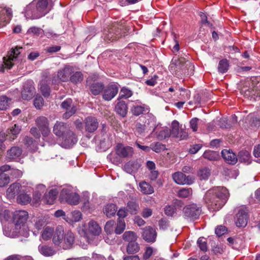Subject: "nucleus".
Returning a JSON list of instances; mask_svg holds the SVG:
<instances>
[{
    "label": "nucleus",
    "mask_w": 260,
    "mask_h": 260,
    "mask_svg": "<svg viewBox=\"0 0 260 260\" xmlns=\"http://www.w3.org/2000/svg\"><path fill=\"white\" fill-rule=\"evenodd\" d=\"M223 159L229 164L234 165L238 160L236 154L230 150L224 149L221 151Z\"/></svg>",
    "instance_id": "obj_27"
},
{
    "label": "nucleus",
    "mask_w": 260,
    "mask_h": 260,
    "mask_svg": "<svg viewBox=\"0 0 260 260\" xmlns=\"http://www.w3.org/2000/svg\"><path fill=\"white\" fill-rule=\"evenodd\" d=\"M73 73V67L70 66H66L62 69L58 71V78L61 81H67Z\"/></svg>",
    "instance_id": "obj_26"
},
{
    "label": "nucleus",
    "mask_w": 260,
    "mask_h": 260,
    "mask_svg": "<svg viewBox=\"0 0 260 260\" xmlns=\"http://www.w3.org/2000/svg\"><path fill=\"white\" fill-rule=\"evenodd\" d=\"M211 175V170L207 167L201 168L198 172V175L201 180H207Z\"/></svg>",
    "instance_id": "obj_44"
},
{
    "label": "nucleus",
    "mask_w": 260,
    "mask_h": 260,
    "mask_svg": "<svg viewBox=\"0 0 260 260\" xmlns=\"http://www.w3.org/2000/svg\"><path fill=\"white\" fill-rule=\"evenodd\" d=\"M116 152L120 157H129L133 156L134 150L132 147L124 146L122 144H118L116 146Z\"/></svg>",
    "instance_id": "obj_16"
},
{
    "label": "nucleus",
    "mask_w": 260,
    "mask_h": 260,
    "mask_svg": "<svg viewBox=\"0 0 260 260\" xmlns=\"http://www.w3.org/2000/svg\"><path fill=\"white\" fill-rule=\"evenodd\" d=\"M40 89L42 94L47 97L50 95V89L48 85L45 81H42L40 83Z\"/></svg>",
    "instance_id": "obj_55"
},
{
    "label": "nucleus",
    "mask_w": 260,
    "mask_h": 260,
    "mask_svg": "<svg viewBox=\"0 0 260 260\" xmlns=\"http://www.w3.org/2000/svg\"><path fill=\"white\" fill-rule=\"evenodd\" d=\"M127 210L131 214H136L139 210V206L134 201H129L127 204Z\"/></svg>",
    "instance_id": "obj_47"
},
{
    "label": "nucleus",
    "mask_w": 260,
    "mask_h": 260,
    "mask_svg": "<svg viewBox=\"0 0 260 260\" xmlns=\"http://www.w3.org/2000/svg\"><path fill=\"white\" fill-rule=\"evenodd\" d=\"M229 193L224 187L217 186L209 189L204 196L208 208L213 211L221 209L226 202Z\"/></svg>",
    "instance_id": "obj_1"
},
{
    "label": "nucleus",
    "mask_w": 260,
    "mask_h": 260,
    "mask_svg": "<svg viewBox=\"0 0 260 260\" xmlns=\"http://www.w3.org/2000/svg\"><path fill=\"white\" fill-rule=\"evenodd\" d=\"M58 193V191L56 188L51 189L47 193H45L43 199L44 202L48 205H52Z\"/></svg>",
    "instance_id": "obj_31"
},
{
    "label": "nucleus",
    "mask_w": 260,
    "mask_h": 260,
    "mask_svg": "<svg viewBox=\"0 0 260 260\" xmlns=\"http://www.w3.org/2000/svg\"><path fill=\"white\" fill-rule=\"evenodd\" d=\"M39 252L46 257L52 256L56 253V251L50 246L40 244L38 246Z\"/></svg>",
    "instance_id": "obj_33"
},
{
    "label": "nucleus",
    "mask_w": 260,
    "mask_h": 260,
    "mask_svg": "<svg viewBox=\"0 0 260 260\" xmlns=\"http://www.w3.org/2000/svg\"><path fill=\"white\" fill-rule=\"evenodd\" d=\"M11 167L8 165L0 167V187H4L10 182V177L5 172L10 170Z\"/></svg>",
    "instance_id": "obj_20"
},
{
    "label": "nucleus",
    "mask_w": 260,
    "mask_h": 260,
    "mask_svg": "<svg viewBox=\"0 0 260 260\" xmlns=\"http://www.w3.org/2000/svg\"><path fill=\"white\" fill-rule=\"evenodd\" d=\"M62 138V141L60 145L65 148H70L77 142L76 135L71 131L69 132Z\"/></svg>",
    "instance_id": "obj_15"
},
{
    "label": "nucleus",
    "mask_w": 260,
    "mask_h": 260,
    "mask_svg": "<svg viewBox=\"0 0 260 260\" xmlns=\"http://www.w3.org/2000/svg\"><path fill=\"white\" fill-rule=\"evenodd\" d=\"M60 199L64 200L67 203L72 205H76L80 202V197L73 191L71 187L63 188L60 193Z\"/></svg>",
    "instance_id": "obj_4"
},
{
    "label": "nucleus",
    "mask_w": 260,
    "mask_h": 260,
    "mask_svg": "<svg viewBox=\"0 0 260 260\" xmlns=\"http://www.w3.org/2000/svg\"><path fill=\"white\" fill-rule=\"evenodd\" d=\"M36 123L44 137H47L50 133L49 121L45 116H40L36 119Z\"/></svg>",
    "instance_id": "obj_11"
},
{
    "label": "nucleus",
    "mask_w": 260,
    "mask_h": 260,
    "mask_svg": "<svg viewBox=\"0 0 260 260\" xmlns=\"http://www.w3.org/2000/svg\"><path fill=\"white\" fill-rule=\"evenodd\" d=\"M197 245L200 249L203 252L208 250L207 241L204 237H200L197 240Z\"/></svg>",
    "instance_id": "obj_54"
},
{
    "label": "nucleus",
    "mask_w": 260,
    "mask_h": 260,
    "mask_svg": "<svg viewBox=\"0 0 260 260\" xmlns=\"http://www.w3.org/2000/svg\"><path fill=\"white\" fill-rule=\"evenodd\" d=\"M22 153V149L17 146L12 147L7 152L6 159L11 161L19 157Z\"/></svg>",
    "instance_id": "obj_28"
},
{
    "label": "nucleus",
    "mask_w": 260,
    "mask_h": 260,
    "mask_svg": "<svg viewBox=\"0 0 260 260\" xmlns=\"http://www.w3.org/2000/svg\"><path fill=\"white\" fill-rule=\"evenodd\" d=\"M248 210L246 207L242 206L239 207L235 218V222L237 226H246L248 219Z\"/></svg>",
    "instance_id": "obj_6"
},
{
    "label": "nucleus",
    "mask_w": 260,
    "mask_h": 260,
    "mask_svg": "<svg viewBox=\"0 0 260 260\" xmlns=\"http://www.w3.org/2000/svg\"><path fill=\"white\" fill-rule=\"evenodd\" d=\"M14 231L16 237L20 238L21 241L23 240V238H26L29 236V230L26 223L15 224Z\"/></svg>",
    "instance_id": "obj_17"
},
{
    "label": "nucleus",
    "mask_w": 260,
    "mask_h": 260,
    "mask_svg": "<svg viewBox=\"0 0 260 260\" xmlns=\"http://www.w3.org/2000/svg\"><path fill=\"white\" fill-rule=\"evenodd\" d=\"M174 181L179 185H190L193 183V180L190 176H186L182 172H178L174 173L172 176Z\"/></svg>",
    "instance_id": "obj_13"
},
{
    "label": "nucleus",
    "mask_w": 260,
    "mask_h": 260,
    "mask_svg": "<svg viewBox=\"0 0 260 260\" xmlns=\"http://www.w3.org/2000/svg\"><path fill=\"white\" fill-rule=\"evenodd\" d=\"M63 230L61 226H57L52 236V241L56 246L61 247L63 239Z\"/></svg>",
    "instance_id": "obj_25"
},
{
    "label": "nucleus",
    "mask_w": 260,
    "mask_h": 260,
    "mask_svg": "<svg viewBox=\"0 0 260 260\" xmlns=\"http://www.w3.org/2000/svg\"><path fill=\"white\" fill-rule=\"evenodd\" d=\"M192 190L191 188L186 187L182 188L179 189L177 192L179 197L182 198H187L192 195Z\"/></svg>",
    "instance_id": "obj_49"
},
{
    "label": "nucleus",
    "mask_w": 260,
    "mask_h": 260,
    "mask_svg": "<svg viewBox=\"0 0 260 260\" xmlns=\"http://www.w3.org/2000/svg\"><path fill=\"white\" fill-rule=\"evenodd\" d=\"M146 120L145 123L147 126H156V117L151 113H148L145 117Z\"/></svg>",
    "instance_id": "obj_58"
},
{
    "label": "nucleus",
    "mask_w": 260,
    "mask_h": 260,
    "mask_svg": "<svg viewBox=\"0 0 260 260\" xmlns=\"http://www.w3.org/2000/svg\"><path fill=\"white\" fill-rule=\"evenodd\" d=\"M141 191L145 194H151L154 192V188L149 183L145 181L139 184Z\"/></svg>",
    "instance_id": "obj_38"
},
{
    "label": "nucleus",
    "mask_w": 260,
    "mask_h": 260,
    "mask_svg": "<svg viewBox=\"0 0 260 260\" xmlns=\"http://www.w3.org/2000/svg\"><path fill=\"white\" fill-rule=\"evenodd\" d=\"M227 232V229L225 226L220 225L216 228L215 233L218 237H220L225 234Z\"/></svg>",
    "instance_id": "obj_64"
},
{
    "label": "nucleus",
    "mask_w": 260,
    "mask_h": 260,
    "mask_svg": "<svg viewBox=\"0 0 260 260\" xmlns=\"http://www.w3.org/2000/svg\"><path fill=\"white\" fill-rule=\"evenodd\" d=\"M140 167V164L137 160H131L126 163L124 167V170L127 173L135 174Z\"/></svg>",
    "instance_id": "obj_30"
},
{
    "label": "nucleus",
    "mask_w": 260,
    "mask_h": 260,
    "mask_svg": "<svg viewBox=\"0 0 260 260\" xmlns=\"http://www.w3.org/2000/svg\"><path fill=\"white\" fill-rule=\"evenodd\" d=\"M238 159L241 162L249 164L251 162L250 153L247 150H241L239 152Z\"/></svg>",
    "instance_id": "obj_39"
},
{
    "label": "nucleus",
    "mask_w": 260,
    "mask_h": 260,
    "mask_svg": "<svg viewBox=\"0 0 260 260\" xmlns=\"http://www.w3.org/2000/svg\"><path fill=\"white\" fill-rule=\"evenodd\" d=\"M83 79V74L80 71L74 72L71 75L70 77V81L74 84L81 83Z\"/></svg>",
    "instance_id": "obj_46"
},
{
    "label": "nucleus",
    "mask_w": 260,
    "mask_h": 260,
    "mask_svg": "<svg viewBox=\"0 0 260 260\" xmlns=\"http://www.w3.org/2000/svg\"><path fill=\"white\" fill-rule=\"evenodd\" d=\"M50 11L48 0H34L24 8L23 13L26 19H39Z\"/></svg>",
    "instance_id": "obj_2"
},
{
    "label": "nucleus",
    "mask_w": 260,
    "mask_h": 260,
    "mask_svg": "<svg viewBox=\"0 0 260 260\" xmlns=\"http://www.w3.org/2000/svg\"><path fill=\"white\" fill-rule=\"evenodd\" d=\"M48 218L47 217H41L37 218L35 221L34 227L38 231L43 230L47 224H48Z\"/></svg>",
    "instance_id": "obj_36"
},
{
    "label": "nucleus",
    "mask_w": 260,
    "mask_h": 260,
    "mask_svg": "<svg viewBox=\"0 0 260 260\" xmlns=\"http://www.w3.org/2000/svg\"><path fill=\"white\" fill-rule=\"evenodd\" d=\"M125 229V223L123 219H119L115 230L116 234H121Z\"/></svg>",
    "instance_id": "obj_57"
},
{
    "label": "nucleus",
    "mask_w": 260,
    "mask_h": 260,
    "mask_svg": "<svg viewBox=\"0 0 260 260\" xmlns=\"http://www.w3.org/2000/svg\"><path fill=\"white\" fill-rule=\"evenodd\" d=\"M26 190L23 188L21 189L17 197V202L21 205H26L31 201V198L29 194L26 193Z\"/></svg>",
    "instance_id": "obj_32"
},
{
    "label": "nucleus",
    "mask_w": 260,
    "mask_h": 260,
    "mask_svg": "<svg viewBox=\"0 0 260 260\" xmlns=\"http://www.w3.org/2000/svg\"><path fill=\"white\" fill-rule=\"evenodd\" d=\"M203 157L209 160H215L218 157V154L215 151L208 150L204 152Z\"/></svg>",
    "instance_id": "obj_51"
},
{
    "label": "nucleus",
    "mask_w": 260,
    "mask_h": 260,
    "mask_svg": "<svg viewBox=\"0 0 260 260\" xmlns=\"http://www.w3.org/2000/svg\"><path fill=\"white\" fill-rule=\"evenodd\" d=\"M153 132L156 138L160 141L170 137V132L167 127H159L158 125H157L154 128Z\"/></svg>",
    "instance_id": "obj_22"
},
{
    "label": "nucleus",
    "mask_w": 260,
    "mask_h": 260,
    "mask_svg": "<svg viewBox=\"0 0 260 260\" xmlns=\"http://www.w3.org/2000/svg\"><path fill=\"white\" fill-rule=\"evenodd\" d=\"M133 95L132 91L127 88L123 87L120 91V93L117 99V101L120 100L122 99H128Z\"/></svg>",
    "instance_id": "obj_52"
},
{
    "label": "nucleus",
    "mask_w": 260,
    "mask_h": 260,
    "mask_svg": "<svg viewBox=\"0 0 260 260\" xmlns=\"http://www.w3.org/2000/svg\"><path fill=\"white\" fill-rule=\"evenodd\" d=\"M115 107V111L116 113L122 117H124L127 115V106L124 101H117Z\"/></svg>",
    "instance_id": "obj_29"
},
{
    "label": "nucleus",
    "mask_w": 260,
    "mask_h": 260,
    "mask_svg": "<svg viewBox=\"0 0 260 260\" xmlns=\"http://www.w3.org/2000/svg\"><path fill=\"white\" fill-rule=\"evenodd\" d=\"M54 232V228L49 226L45 227L41 232L40 240L46 241L50 240L52 238Z\"/></svg>",
    "instance_id": "obj_34"
},
{
    "label": "nucleus",
    "mask_w": 260,
    "mask_h": 260,
    "mask_svg": "<svg viewBox=\"0 0 260 260\" xmlns=\"http://www.w3.org/2000/svg\"><path fill=\"white\" fill-rule=\"evenodd\" d=\"M183 205L181 201H176L172 204L168 205L165 207V213L169 217L179 216L182 213Z\"/></svg>",
    "instance_id": "obj_5"
},
{
    "label": "nucleus",
    "mask_w": 260,
    "mask_h": 260,
    "mask_svg": "<svg viewBox=\"0 0 260 260\" xmlns=\"http://www.w3.org/2000/svg\"><path fill=\"white\" fill-rule=\"evenodd\" d=\"M46 191V186L43 184L36 186L35 191L33 194V199L36 201H39L42 194Z\"/></svg>",
    "instance_id": "obj_42"
},
{
    "label": "nucleus",
    "mask_w": 260,
    "mask_h": 260,
    "mask_svg": "<svg viewBox=\"0 0 260 260\" xmlns=\"http://www.w3.org/2000/svg\"><path fill=\"white\" fill-rule=\"evenodd\" d=\"M82 218V214L79 211H74L64 216V219L69 223L79 221Z\"/></svg>",
    "instance_id": "obj_35"
},
{
    "label": "nucleus",
    "mask_w": 260,
    "mask_h": 260,
    "mask_svg": "<svg viewBox=\"0 0 260 260\" xmlns=\"http://www.w3.org/2000/svg\"><path fill=\"white\" fill-rule=\"evenodd\" d=\"M145 109L144 106H134L131 108V111L134 115L139 116L143 113Z\"/></svg>",
    "instance_id": "obj_59"
},
{
    "label": "nucleus",
    "mask_w": 260,
    "mask_h": 260,
    "mask_svg": "<svg viewBox=\"0 0 260 260\" xmlns=\"http://www.w3.org/2000/svg\"><path fill=\"white\" fill-rule=\"evenodd\" d=\"M101 231L102 229L98 223L94 220H91L88 223L87 231L84 226L79 230V233L81 236L87 237V232L93 236H99Z\"/></svg>",
    "instance_id": "obj_9"
},
{
    "label": "nucleus",
    "mask_w": 260,
    "mask_h": 260,
    "mask_svg": "<svg viewBox=\"0 0 260 260\" xmlns=\"http://www.w3.org/2000/svg\"><path fill=\"white\" fill-rule=\"evenodd\" d=\"M139 244L136 241L128 243L126 246V252L129 254H135L140 250Z\"/></svg>",
    "instance_id": "obj_41"
},
{
    "label": "nucleus",
    "mask_w": 260,
    "mask_h": 260,
    "mask_svg": "<svg viewBox=\"0 0 260 260\" xmlns=\"http://www.w3.org/2000/svg\"><path fill=\"white\" fill-rule=\"evenodd\" d=\"M75 237L71 231H68L64 234L63 242L61 248L64 250L71 248L74 244Z\"/></svg>",
    "instance_id": "obj_21"
},
{
    "label": "nucleus",
    "mask_w": 260,
    "mask_h": 260,
    "mask_svg": "<svg viewBox=\"0 0 260 260\" xmlns=\"http://www.w3.org/2000/svg\"><path fill=\"white\" fill-rule=\"evenodd\" d=\"M104 85L102 83L96 82L92 83L90 90L91 92L95 95L99 94L104 89Z\"/></svg>",
    "instance_id": "obj_45"
},
{
    "label": "nucleus",
    "mask_w": 260,
    "mask_h": 260,
    "mask_svg": "<svg viewBox=\"0 0 260 260\" xmlns=\"http://www.w3.org/2000/svg\"><path fill=\"white\" fill-rule=\"evenodd\" d=\"M119 88L116 83L109 84L104 87L103 90V99L106 101H110L113 99L118 93Z\"/></svg>",
    "instance_id": "obj_10"
},
{
    "label": "nucleus",
    "mask_w": 260,
    "mask_h": 260,
    "mask_svg": "<svg viewBox=\"0 0 260 260\" xmlns=\"http://www.w3.org/2000/svg\"><path fill=\"white\" fill-rule=\"evenodd\" d=\"M44 100L43 98L40 95H37L34 99V106L35 107L40 109L43 105Z\"/></svg>",
    "instance_id": "obj_62"
},
{
    "label": "nucleus",
    "mask_w": 260,
    "mask_h": 260,
    "mask_svg": "<svg viewBox=\"0 0 260 260\" xmlns=\"http://www.w3.org/2000/svg\"><path fill=\"white\" fill-rule=\"evenodd\" d=\"M229 62L227 59L221 60L218 63V70L220 73L223 74L227 72L229 69Z\"/></svg>",
    "instance_id": "obj_53"
},
{
    "label": "nucleus",
    "mask_w": 260,
    "mask_h": 260,
    "mask_svg": "<svg viewBox=\"0 0 260 260\" xmlns=\"http://www.w3.org/2000/svg\"><path fill=\"white\" fill-rule=\"evenodd\" d=\"M17 222L16 224L26 223L25 221L28 218V213L25 211H19L15 214Z\"/></svg>",
    "instance_id": "obj_43"
},
{
    "label": "nucleus",
    "mask_w": 260,
    "mask_h": 260,
    "mask_svg": "<svg viewBox=\"0 0 260 260\" xmlns=\"http://www.w3.org/2000/svg\"><path fill=\"white\" fill-rule=\"evenodd\" d=\"M117 211V207L114 204L106 205L103 208L104 213L108 217H111L114 216Z\"/></svg>",
    "instance_id": "obj_40"
},
{
    "label": "nucleus",
    "mask_w": 260,
    "mask_h": 260,
    "mask_svg": "<svg viewBox=\"0 0 260 260\" xmlns=\"http://www.w3.org/2000/svg\"><path fill=\"white\" fill-rule=\"evenodd\" d=\"M170 136L178 139L179 140L186 139L188 138V132L186 129L180 128L178 121L173 120L171 124Z\"/></svg>",
    "instance_id": "obj_7"
},
{
    "label": "nucleus",
    "mask_w": 260,
    "mask_h": 260,
    "mask_svg": "<svg viewBox=\"0 0 260 260\" xmlns=\"http://www.w3.org/2000/svg\"><path fill=\"white\" fill-rule=\"evenodd\" d=\"M156 153H159L166 149V146L159 142L152 143L150 145V150Z\"/></svg>",
    "instance_id": "obj_56"
},
{
    "label": "nucleus",
    "mask_w": 260,
    "mask_h": 260,
    "mask_svg": "<svg viewBox=\"0 0 260 260\" xmlns=\"http://www.w3.org/2000/svg\"><path fill=\"white\" fill-rule=\"evenodd\" d=\"M23 187L18 183H14L10 185L7 190V197L9 199H13L16 195H18Z\"/></svg>",
    "instance_id": "obj_23"
},
{
    "label": "nucleus",
    "mask_w": 260,
    "mask_h": 260,
    "mask_svg": "<svg viewBox=\"0 0 260 260\" xmlns=\"http://www.w3.org/2000/svg\"><path fill=\"white\" fill-rule=\"evenodd\" d=\"M170 72L176 77L182 78L184 75L190 76L193 74L194 66L190 61L181 57L174 59L169 66Z\"/></svg>",
    "instance_id": "obj_3"
},
{
    "label": "nucleus",
    "mask_w": 260,
    "mask_h": 260,
    "mask_svg": "<svg viewBox=\"0 0 260 260\" xmlns=\"http://www.w3.org/2000/svg\"><path fill=\"white\" fill-rule=\"evenodd\" d=\"M89 193L88 192H84L83 193V197L81 201L83 204V207L86 209L89 208Z\"/></svg>",
    "instance_id": "obj_61"
},
{
    "label": "nucleus",
    "mask_w": 260,
    "mask_h": 260,
    "mask_svg": "<svg viewBox=\"0 0 260 260\" xmlns=\"http://www.w3.org/2000/svg\"><path fill=\"white\" fill-rule=\"evenodd\" d=\"M143 230L142 237L145 241L151 243L155 241L157 235L154 228L151 226H146Z\"/></svg>",
    "instance_id": "obj_19"
},
{
    "label": "nucleus",
    "mask_w": 260,
    "mask_h": 260,
    "mask_svg": "<svg viewBox=\"0 0 260 260\" xmlns=\"http://www.w3.org/2000/svg\"><path fill=\"white\" fill-rule=\"evenodd\" d=\"M146 124H142L140 122H137L136 124V132L139 135H144L146 129Z\"/></svg>",
    "instance_id": "obj_60"
},
{
    "label": "nucleus",
    "mask_w": 260,
    "mask_h": 260,
    "mask_svg": "<svg viewBox=\"0 0 260 260\" xmlns=\"http://www.w3.org/2000/svg\"><path fill=\"white\" fill-rule=\"evenodd\" d=\"M99 122L97 119L93 117L89 116L85 119V128L86 131L92 133L98 128Z\"/></svg>",
    "instance_id": "obj_24"
},
{
    "label": "nucleus",
    "mask_w": 260,
    "mask_h": 260,
    "mask_svg": "<svg viewBox=\"0 0 260 260\" xmlns=\"http://www.w3.org/2000/svg\"><path fill=\"white\" fill-rule=\"evenodd\" d=\"M122 238L125 241L130 243L134 241H137V236L136 233L134 232L126 231L123 234Z\"/></svg>",
    "instance_id": "obj_48"
},
{
    "label": "nucleus",
    "mask_w": 260,
    "mask_h": 260,
    "mask_svg": "<svg viewBox=\"0 0 260 260\" xmlns=\"http://www.w3.org/2000/svg\"><path fill=\"white\" fill-rule=\"evenodd\" d=\"M115 225V221L114 220H110L106 222L105 225V231L108 234H111L113 231L114 226Z\"/></svg>",
    "instance_id": "obj_63"
},
{
    "label": "nucleus",
    "mask_w": 260,
    "mask_h": 260,
    "mask_svg": "<svg viewBox=\"0 0 260 260\" xmlns=\"http://www.w3.org/2000/svg\"><path fill=\"white\" fill-rule=\"evenodd\" d=\"M120 34V29L114 24L112 26L105 30L104 32V39L109 41H113L119 37Z\"/></svg>",
    "instance_id": "obj_18"
},
{
    "label": "nucleus",
    "mask_w": 260,
    "mask_h": 260,
    "mask_svg": "<svg viewBox=\"0 0 260 260\" xmlns=\"http://www.w3.org/2000/svg\"><path fill=\"white\" fill-rule=\"evenodd\" d=\"M35 92L34 82L32 80L27 81L23 86L21 92L22 98L23 100H28L32 98Z\"/></svg>",
    "instance_id": "obj_12"
},
{
    "label": "nucleus",
    "mask_w": 260,
    "mask_h": 260,
    "mask_svg": "<svg viewBox=\"0 0 260 260\" xmlns=\"http://www.w3.org/2000/svg\"><path fill=\"white\" fill-rule=\"evenodd\" d=\"M70 131L69 125L61 121H57L53 128V133L58 137H63Z\"/></svg>",
    "instance_id": "obj_14"
},
{
    "label": "nucleus",
    "mask_w": 260,
    "mask_h": 260,
    "mask_svg": "<svg viewBox=\"0 0 260 260\" xmlns=\"http://www.w3.org/2000/svg\"><path fill=\"white\" fill-rule=\"evenodd\" d=\"M21 130V127L17 124H14L10 129L7 130L6 139L12 141L15 139L16 136L19 134Z\"/></svg>",
    "instance_id": "obj_37"
},
{
    "label": "nucleus",
    "mask_w": 260,
    "mask_h": 260,
    "mask_svg": "<svg viewBox=\"0 0 260 260\" xmlns=\"http://www.w3.org/2000/svg\"><path fill=\"white\" fill-rule=\"evenodd\" d=\"M201 212V207L196 204H192L182 208V213L184 216L191 219L199 218Z\"/></svg>",
    "instance_id": "obj_8"
},
{
    "label": "nucleus",
    "mask_w": 260,
    "mask_h": 260,
    "mask_svg": "<svg viewBox=\"0 0 260 260\" xmlns=\"http://www.w3.org/2000/svg\"><path fill=\"white\" fill-rule=\"evenodd\" d=\"M11 99L6 95L0 96V110H6L9 107Z\"/></svg>",
    "instance_id": "obj_50"
}]
</instances>
